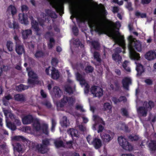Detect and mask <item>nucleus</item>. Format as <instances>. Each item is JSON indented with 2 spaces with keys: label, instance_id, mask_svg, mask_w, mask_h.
<instances>
[{
  "label": "nucleus",
  "instance_id": "1",
  "mask_svg": "<svg viewBox=\"0 0 156 156\" xmlns=\"http://www.w3.org/2000/svg\"><path fill=\"white\" fill-rule=\"evenodd\" d=\"M98 8L97 10L93 13H87L81 9L71 5L72 16L83 21H87L88 25L92 30L99 33L106 34L113 39L115 43L121 46L124 50L126 47L124 38L119 32V29L121 27L120 23L119 22L115 23L108 22L107 24L105 23L106 12L104 6L99 5Z\"/></svg>",
  "mask_w": 156,
  "mask_h": 156
},
{
  "label": "nucleus",
  "instance_id": "2",
  "mask_svg": "<svg viewBox=\"0 0 156 156\" xmlns=\"http://www.w3.org/2000/svg\"><path fill=\"white\" fill-rule=\"evenodd\" d=\"M129 41L128 49L129 52L130 58L133 60L138 61L140 58V55L134 51V48L138 51H141V45L140 42L133 37L132 36H129L128 38Z\"/></svg>",
  "mask_w": 156,
  "mask_h": 156
},
{
  "label": "nucleus",
  "instance_id": "3",
  "mask_svg": "<svg viewBox=\"0 0 156 156\" xmlns=\"http://www.w3.org/2000/svg\"><path fill=\"white\" fill-rule=\"evenodd\" d=\"M93 119L94 122L92 127V129L93 130H95L96 128L99 125V129L98 130V132L99 133L101 132L103 129V127L101 126L99 124H104V122L102 121V119L99 117L97 115H93Z\"/></svg>",
  "mask_w": 156,
  "mask_h": 156
},
{
  "label": "nucleus",
  "instance_id": "4",
  "mask_svg": "<svg viewBox=\"0 0 156 156\" xmlns=\"http://www.w3.org/2000/svg\"><path fill=\"white\" fill-rule=\"evenodd\" d=\"M4 112V115L6 117V121L7 126L12 130H15L16 127V126L12 125V124L9 121V119H11L14 118V116L11 112L10 111L5 110L3 109Z\"/></svg>",
  "mask_w": 156,
  "mask_h": 156
},
{
  "label": "nucleus",
  "instance_id": "5",
  "mask_svg": "<svg viewBox=\"0 0 156 156\" xmlns=\"http://www.w3.org/2000/svg\"><path fill=\"white\" fill-rule=\"evenodd\" d=\"M29 76L28 82L29 84H34L38 83V79L36 74L30 68H27Z\"/></svg>",
  "mask_w": 156,
  "mask_h": 156
},
{
  "label": "nucleus",
  "instance_id": "6",
  "mask_svg": "<svg viewBox=\"0 0 156 156\" xmlns=\"http://www.w3.org/2000/svg\"><path fill=\"white\" fill-rule=\"evenodd\" d=\"M45 72L47 74L51 75V78L54 79H57L60 76V74L58 70L53 67L49 66L46 68Z\"/></svg>",
  "mask_w": 156,
  "mask_h": 156
},
{
  "label": "nucleus",
  "instance_id": "7",
  "mask_svg": "<svg viewBox=\"0 0 156 156\" xmlns=\"http://www.w3.org/2000/svg\"><path fill=\"white\" fill-rule=\"evenodd\" d=\"M74 100L73 98H69L67 97H64L60 102L57 105L58 109L59 110H62L60 108L62 107H66L70 104L73 103Z\"/></svg>",
  "mask_w": 156,
  "mask_h": 156
},
{
  "label": "nucleus",
  "instance_id": "8",
  "mask_svg": "<svg viewBox=\"0 0 156 156\" xmlns=\"http://www.w3.org/2000/svg\"><path fill=\"white\" fill-rule=\"evenodd\" d=\"M33 126L35 128V130L37 131H38L40 132L42 131L46 134H47L48 133V126L47 124H44L42 127H40V123L37 120L35 121L34 124Z\"/></svg>",
  "mask_w": 156,
  "mask_h": 156
},
{
  "label": "nucleus",
  "instance_id": "9",
  "mask_svg": "<svg viewBox=\"0 0 156 156\" xmlns=\"http://www.w3.org/2000/svg\"><path fill=\"white\" fill-rule=\"evenodd\" d=\"M153 103L151 101H149L147 103L145 102L144 105L146 106V108L144 107L140 108L137 109L138 112L139 114L142 116H145L146 115V110H148L150 109L153 106Z\"/></svg>",
  "mask_w": 156,
  "mask_h": 156
},
{
  "label": "nucleus",
  "instance_id": "10",
  "mask_svg": "<svg viewBox=\"0 0 156 156\" xmlns=\"http://www.w3.org/2000/svg\"><path fill=\"white\" fill-rule=\"evenodd\" d=\"M118 141L119 144L124 149L128 151H131L133 149V147L131 145H129L126 139L123 137H119L118 138Z\"/></svg>",
  "mask_w": 156,
  "mask_h": 156
},
{
  "label": "nucleus",
  "instance_id": "11",
  "mask_svg": "<svg viewBox=\"0 0 156 156\" xmlns=\"http://www.w3.org/2000/svg\"><path fill=\"white\" fill-rule=\"evenodd\" d=\"M114 134L110 131H105L101 134V137L104 142H108L113 138Z\"/></svg>",
  "mask_w": 156,
  "mask_h": 156
},
{
  "label": "nucleus",
  "instance_id": "12",
  "mask_svg": "<svg viewBox=\"0 0 156 156\" xmlns=\"http://www.w3.org/2000/svg\"><path fill=\"white\" fill-rule=\"evenodd\" d=\"M91 92L94 96L100 97L102 95L103 90L102 89L97 86H94L91 88Z\"/></svg>",
  "mask_w": 156,
  "mask_h": 156
},
{
  "label": "nucleus",
  "instance_id": "13",
  "mask_svg": "<svg viewBox=\"0 0 156 156\" xmlns=\"http://www.w3.org/2000/svg\"><path fill=\"white\" fill-rule=\"evenodd\" d=\"M76 79L77 80L79 81L80 84L83 86H84L85 87L84 92L85 93H87L88 91L89 86L88 84L86 82L85 80L83 78L82 76L80 74L77 73L76 74Z\"/></svg>",
  "mask_w": 156,
  "mask_h": 156
},
{
  "label": "nucleus",
  "instance_id": "14",
  "mask_svg": "<svg viewBox=\"0 0 156 156\" xmlns=\"http://www.w3.org/2000/svg\"><path fill=\"white\" fill-rule=\"evenodd\" d=\"M62 3L58 0H55L54 3H52L54 7L57 11L59 12L60 15L63 13V6Z\"/></svg>",
  "mask_w": 156,
  "mask_h": 156
},
{
  "label": "nucleus",
  "instance_id": "15",
  "mask_svg": "<svg viewBox=\"0 0 156 156\" xmlns=\"http://www.w3.org/2000/svg\"><path fill=\"white\" fill-rule=\"evenodd\" d=\"M49 143L48 140H45L43 141V145H38L37 147V149L38 151L42 153H44L46 152L47 151L46 148V145L48 144Z\"/></svg>",
  "mask_w": 156,
  "mask_h": 156
},
{
  "label": "nucleus",
  "instance_id": "16",
  "mask_svg": "<svg viewBox=\"0 0 156 156\" xmlns=\"http://www.w3.org/2000/svg\"><path fill=\"white\" fill-rule=\"evenodd\" d=\"M145 58L148 61L154 60L156 58V52L153 51H150L145 54Z\"/></svg>",
  "mask_w": 156,
  "mask_h": 156
},
{
  "label": "nucleus",
  "instance_id": "17",
  "mask_svg": "<svg viewBox=\"0 0 156 156\" xmlns=\"http://www.w3.org/2000/svg\"><path fill=\"white\" fill-rule=\"evenodd\" d=\"M120 49L119 48H116V52H115L116 53L113 54L112 55V58L116 62H118L119 64L121 63L122 61V57L120 56L118 54V53L121 52Z\"/></svg>",
  "mask_w": 156,
  "mask_h": 156
},
{
  "label": "nucleus",
  "instance_id": "18",
  "mask_svg": "<svg viewBox=\"0 0 156 156\" xmlns=\"http://www.w3.org/2000/svg\"><path fill=\"white\" fill-rule=\"evenodd\" d=\"M131 80L129 77H125L122 81L123 87L127 89L129 85L131 84Z\"/></svg>",
  "mask_w": 156,
  "mask_h": 156
},
{
  "label": "nucleus",
  "instance_id": "19",
  "mask_svg": "<svg viewBox=\"0 0 156 156\" xmlns=\"http://www.w3.org/2000/svg\"><path fill=\"white\" fill-rule=\"evenodd\" d=\"M61 94L62 92L60 89L57 87H54L53 91L51 92V94L53 96L57 97H59Z\"/></svg>",
  "mask_w": 156,
  "mask_h": 156
},
{
  "label": "nucleus",
  "instance_id": "20",
  "mask_svg": "<svg viewBox=\"0 0 156 156\" xmlns=\"http://www.w3.org/2000/svg\"><path fill=\"white\" fill-rule=\"evenodd\" d=\"M22 121L24 124H28L31 122L33 120L31 115H28L22 118Z\"/></svg>",
  "mask_w": 156,
  "mask_h": 156
},
{
  "label": "nucleus",
  "instance_id": "21",
  "mask_svg": "<svg viewBox=\"0 0 156 156\" xmlns=\"http://www.w3.org/2000/svg\"><path fill=\"white\" fill-rule=\"evenodd\" d=\"M19 20L22 23L26 24L28 22L27 16L26 15H24L23 14H19Z\"/></svg>",
  "mask_w": 156,
  "mask_h": 156
},
{
  "label": "nucleus",
  "instance_id": "22",
  "mask_svg": "<svg viewBox=\"0 0 156 156\" xmlns=\"http://www.w3.org/2000/svg\"><path fill=\"white\" fill-rule=\"evenodd\" d=\"M136 64V69L137 72V74L140 75L144 72V69L142 65L139 63L135 62Z\"/></svg>",
  "mask_w": 156,
  "mask_h": 156
},
{
  "label": "nucleus",
  "instance_id": "23",
  "mask_svg": "<svg viewBox=\"0 0 156 156\" xmlns=\"http://www.w3.org/2000/svg\"><path fill=\"white\" fill-rule=\"evenodd\" d=\"M16 9L13 5H10L8 8L7 11L9 13H11L12 15H15L16 12Z\"/></svg>",
  "mask_w": 156,
  "mask_h": 156
},
{
  "label": "nucleus",
  "instance_id": "24",
  "mask_svg": "<svg viewBox=\"0 0 156 156\" xmlns=\"http://www.w3.org/2000/svg\"><path fill=\"white\" fill-rule=\"evenodd\" d=\"M93 144L96 148H99L102 145L100 140L97 138L94 139Z\"/></svg>",
  "mask_w": 156,
  "mask_h": 156
},
{
  "label": "nucleus",
  "instance_id": "25",
  "mask_svg": "<svg viewBox=\"0 0 156 156\" xmlns=\"http://www.w3.org/2000/svg\"><path fill=\"white\" fill-rule=\"evenodd\" d=\"M22 151L21 146L20 145L17 144L14 146V153L15 156L19 155V154Z\"/></svg>",
  "mask_w": 156,
  "mask_h": 156
},
{
  "label": "nucleus",
  "instance_id": "26",
  "mask_svg": "<svg viewBox=\"0 0 156 156\" xmlns=\"http://www.w3.org/2000/svg\"><path fill=\"white\" fill-rule=\"evenodd\" d=\"M112 106L109 103H105L104 104V109L105 111H106L108 113H111V112Z\"/></svg>",
  "mask_w": 156,
  "mask_h": 156
},
{
  "label": "nucleus",
  "instance_id": "27",
  "mask_svg": "<svg viewBox=\"0 0 156 156\" xmlns=\"http://www.w3.org/2000/svg\"><path fill=\"white\" fill-rule=\"evenodd\" d=\"M60 123L61 125L62 126H67L69 124V121L67 120L66 117H64L63 118L62 120L61 121Z\"/></svg>",
  "mask_w": 156,
  "mask_h": 156
},
{
  "label": "nucleus",
  "instance_id": "28",
  "mask_svg": "<svg viewBox=\"0 0 156 156\" xmlns=\"http://www.w3.org/2000/svg\"><path fill=\"white\" fill-rule=\"evenodd\" d=\"M68 133L70 134L72 137L74 136L77 137L78 136V133L76 130L73 129H70L68 131Z\"/></svg>",
  "mask_w": 156,
  "mask_h": 156
},
{
  "label": "nucleus",
  "instance_id": "29",
  "mask_svg": "<svg viewBox=\"0 0 156 156\" xmlns=\"http://www.w3.org/2000/svg\"><path fill=\"white\" fill-rule=\"evenodd\" d=\"M16 51L19 55H21L24 51L23 48L21 45H17L16 47Z\"/></svg>",
  "mask_w": 156,
  "mask_h": 156
},
{
  "label": "nucleus",
  "instance_id": "30",
  "mask_svg": "<svg viewBox=\"0 0 156 156\" xmlns=\"http://www.w3.org/2000/svg\"><path fill=\"white\" fill-rule=\"evenodd\" d=\"M31 34V31L30 30H26L25 31H23L22 34L23 38L24 39H27Z\"/></svg>",
  "mask_w": 156,
  "mask_h": 156
},
{
  "label": "nucleus",
  "instance_id": "31",
  "mask_svg": "<svg viewBox=\"0 0 156 156\" xmlns=\"http://www.w3.org/2000/svg\"><path fill=\"white\" fill-rule=\"evenodd\" d=\"M122 66L123 68L127 71L130 72V69L128 66V62H124L122 64Z\"/></svg>",
  "mask_w": 156,
  "mask_h": 156
},
{
  "label": "nucleus",
  "instance_id": "32",
  "mask_svg": "<svg viewBox=\"0 0 156 156\" xmlns=\"http://www.w3.org/2000/svg\"><path fill=\"white\" fill-rule=\"evenodd\" d=\"M149 147L151 150H155L156 149V142L155 141H151L149 144Z\"/></svg>",
  "mask_w": 156,
  "mask_h": 156
},
{
  "label": "nucleus",
  "instance_id": "33",
  "mask_svg": "<svg viewBox=\"0 0 156 156\" xmlns=\"http://www.w3.org/2000/svg\"><path fill=\"white\" fill-rule=\"evenodd\" d=\"M28 88V87L23 85H20L16 87V89L18 91H21L24 90Z\"/></svg>",
  "mask_w": 156,
  "mask_h": 156
},
{
  "label": "nucleus",
  "instance_id": "34",
  "mask_svg": "<svg viewBox=\"0 0 156 156\" xmlns=\"http://www.w3.org/2000/svg\"><path fill=\"white\" fill-rule=\"evenodd\" d=\"M55 44V41L52 38L50 39L48 43V47L49 48H51Z\"/></svg>",
  "mask_w": 156,
  "mask_h": 156
},
{
  "label": "nucleus",
  "instance_id": "35",
  "mask_svg": "<svg viewBox=\"0 0 156 156\" xmlns=\"http://www.w3.org/2000/svg\"><path fill=\"white\" fill-rule=\"evenodd\" d=\"M7 47L8 50L11 51L12 50L13 44L10 41H8L7 42Z\"/></svg>",
  "mask_w": 156,
  "mask_h": 156
},
{
  "label": "nucleus",
  "instance_id": "36",
  "mask_svg": "<svg viewBox=\"0 0 156 156\" xmlns=\"http://www.w3.org/2000/svg\"><path fill=\"white\" fill-rule=\"evenodd\" d=\"M32 27L35 30V31H37L38 29L37 28V23L36 21H34L32 22Z\"/></svg>",
  "mask_w": 156,
  "mask_h": 156
},
{
  "label": "nucleus",
  "instance_id": "37",
  "mask_svg": "<svg viewBox=\"0 0 156 156\" xmlns=\"http://www.w3.org/2000/svg\"><path fill=\"white\" fill-rule=\"evenodd\" d=\"M43 56V53L40 51H37L35 54V56L36 58L40 57Z\"/></svg>",
  "mask_w": 156,
  "mask_h": 156
},
{
  "label": "nucleus",
  "instance_id": "38",
  "mask_svg": "<svg viewBox=\"0 0 156 156\" xmlns=\"http://www.w3.org/2000/svg\"><path fill=\"white\" fill-rule=\"evenodd\" d=\"M89 43H90L93 46L94 48L95 49H97L99 47V44L97 41H94V42H90Z\"/></svg>",
  "mask_w": 156,
  "mask_h": 156
},
{
  "label": "nucleus",
  "instance_id": "39",
  "mask_svg": "<svg viewBox=\"0 0 156 156\" xmlns=\"http://www.w3.org/2000/svg\"><path fill=\"white\" fill-rule=\"evenodd\" d=\"M55 144L57 147L64 146L62 144V141H56L55 142Z\"/></svg>",
  "mask_w": 156,
  "mask_h": 156
},
{
  "label": "nucleus",
  "instance_id": "40",
  "mask_svg": "<svg viewBox=\"0 0 156 156\" xmlns=\"http://www.w3.org/2000/svg\"><path fill=\"white\" fill-rule=\"evenodd\" d=\"M94 58L96 59L97 61L99 62H100V60L99 58V53L97 52H95L94 54Z\"/></svg>",
  "mask_w": 156,
  "mask_h": 156
},
{
  "label": "nucleus",
  "instance_id": "41",
  "mask_svg": "<svg viewBox=\"0 0 156 156\" xmlns=\"http://www.w3.org/2000/svg\"><path fill=\"white\" fill-rule=\"evenodd\" d=\"M87 141L90 144H93V143L94 140L92 138L91 136L89 135L87 137Z\"/></svg>",
  "mask_w": 156,
  "mask_h": 156
},
{
  "label": "nucleus",
  "instance_id": "42",
  "mask_svg": "<svg viewBox=\"0 0 156 156\" xmlns=\"http://www.w3.org/2000/svg\"><path fill=\"white\" fill-rule=\"evenodd\" d=\"M85 70L87 73H90L93 70V69L92 67L88 66L85 69Z\"/></svg>",
  "mask_w": 156,
  "mask_h": 156
},
{
  "label": "nucleus",
  "instance_id": "43",
  "mask_svg": "<svg viewBox=\"0 0 156 156\" xmlns=\"http://www.w3.org/2000/svg\"><path fill=\"white\" fill-rule=\"evenodd\" d=\"M12 139L13 140H20L23 139V137L20 136H15L12 138Z\"/></svg>",
  "mask_w": 156,
  "mask_h": 156
},
{
  "label": "nucleus",
  "instance_id": "44",
  "mask_svg": "<svg viewBox=\"0 0 156 156\" xmlns=\"http://www.w3.org/2000/svg\"><path fill=\"white\" fill-rule=\"evenodd\" d=\"M58 62V61L56 58H53L52 59L51 61V64L54 66H55Z\"/></svg>",
  "mask_w": 156,
  "mask_h": 156
},
{
  "label": "nucleus",
  "instance_id": "45",
  "mask_svg": "<svg viewBox=\"0 0 156 156\" xmlns=\"http://www.w3.org/2000/svg\"><path fill=\"white\" fill-rule=\"evenodd\" d=\"M22 98V95L19 94H17L15 96V99L18 101L21 100Z\"/></svg>",
  "mask_w": 156,
  "mask_h": 156
},
{
  "label": "nucleus",
  "instance_id": "46",
  "mask_svg": "<svg viewBox=\"0 0 156 156\" xmlns=\"http://www.w3.org/2000/svg\"><path fill=\"white\" fill-rule=\"evenodd\" d=\"M136 15L141 18H144L146 17V15L145 14H141L138 12H136Z\"/></svg>",
  "mask_w": 156,
  "mask_h": 156
},
{
  "label": "nucleus",
  "instance_id": "47",
  "mask_svg": "<svg viewBox=\"0 0 156 156\" xmlns=\"http://www.w3.org/2000/svg\"><path fill=\"white\" fill-rule=\"evenodd\" d=\"M65 90L69 93H71L73 91V90L70 87H68L66 88Z\"/></svg>",
  "mask_w": 156,
  "mask_h": 156
},
{
  "label": "nucleus",
  "instance_id": "48",
  "mask_svg": "<svg viewBox=\"0 0 156 156\" xmlns=\"http://www.w3.org/2000/svg\"><path fill=\"white\" fill-rule=\"evenodd\" d=\"M126 100V99L125 97H121L117 101H115V100H114V101L115 103H116L118 102L121 101H125Z\"/></svg>",
  "mask_w": 156,
  "mask_h": 156
},
{
  "label": "nucleus",
  "instance_id": "49",
  "mask_svg": "<svg viewBox=\"0 0 156 156\" xmlns=\"http://www.w3.org/2000/svg\"><path fill=\"white\" fill-rule=\"evenodd\" d=\"M121 113L122 115H124L127 116L128 115L127 110L124 108H123L121 109Z\"/></svg>",
  "mask_w": 156,
  "mask_h": 156
},
{
  "label": "nucleus",
  "instance_id": "50",
  "mask_svg": "<svg viewBox=\"0 0 156 156\" xmlns=\"http://www.w3.org/2000/svg\"><path fill=\"white\" fill-rule=\"evenodd\" d=\"M56 124V122L54 120H52V127L51 128V130L52 132H54V128Z\"/></svg>",
  "mask_w": 156,
  "mask_h": 156
},
{
  "label": "nucleus",
  "instance_id": "51",
  "mask_svg": "<svg viewBox=\"0 0 156 156\" xmlns=\"http://www.w3.org/2000/svg\"><path fill=\"white\" fill-rule=\"evenodd\" d=\"M117 84L113 82L111 84L110 86V88L112 89H115L117 87Z\"/></svg>",
  "mask_w": 156,
  "mask_h": 156
},
{
  "label": "nucleus",
  "instance_id": "52",
  "mask_svg": "<svg viewBox=\"0 0 156 156\" xmlns=\"http://www.w3.org/2000/svg\"><path fill=\"white\" fill-rule=\"evenodd\" d=\"M76 108L77 109L80 110L82 111H84V110L83 108V107L80 105H76Z\"/></svg>",
  "mask_w": 156,
  "mask_h": 156
},
{
  "label": "nucleus",
  "instance_id": "53",
  "mask_svg": "<svg viewBox=\"0 0 156 156\" xmlns=\"http://www.w3.org/2000/svg\"><path fill=\"white\" fill-rule=\"evenodd\" d=\"M11 98L10 95H8L7 96H5L3 100V102L4 105H5V99L7 100H9Z\"/></svg>",
  "mask_w": 156,
  "mask_h": 156
},
{
  "label": "nucleus",
  "instance_id": "54",
  "mask_svg": "<svg viewBox=\"0 0 156 156\" xmlns=\"http://www.w3.org/2000/svg\"><path fill=\"white\" fill-rule=\"evenodd\" d=\"M145 82L148 85H151L152 84V82L151 80L147 79L145 80Z\"/></svg>",
  "mask_w": 156,
  "mask_h": 156
},
{
  "label": "nucleus",
  "instance_id": "55",
  "mask_svg": "<svg viewBox=\"0 0 156 156\" xmlns=\"http://www.w3.org/2000/svg\"><path fill=\"white\" fill-rule=\"evenodd\" d=\"M30 127L26 126L25 127L23 128V131H25V132L29 133V131H30Z\"/></svg>",
  "mask_w": 156,
  "mask_h": 156
},
{
  "label": "nucleus",
  "instance_id": "56",
  "mask_svg": "<svg viewBox=\"0 0 156 156\" xmlns=\"http://www.w3.org/2000/svg\"><path fill=\"white\" fill-rule=\"evenodd\" d=\"M73 31L75 35H77L78 30L76 27H75L73 28Z\"/></svg>",
  "mask_w": 156,
  "mask_h": 156
},
{
  "label": "nucleus",
  "instance_id": "57",
  "mask_svg": "<svg viewBox=\"0 0 156 156\" xmlns=\"http://www.w3.org/2000/svg\"><path fill=\"white\" fill-rule=\"evenodd\" d=\"M8 25L10 28H15L16 27L14 24L13 23H11V22H10L9 23H8Z\"/></svg>",
  "mask_w": 156,
  "mask_h": 156
},
{
  "label": "nucleus",
  "instance_id": "58",
  "mask_svg": "<svg viewBox=\"0 0 156 156\" xmlns=\"http://www.w3.org/2000/svg\"><path fill=\"white\" fill-rule=\"evenodd\" d=\"M79 128L81 131H84L86 129V127L83 126V125L80 126H79Z\"/></svg>",
  "mask_w": 156,
  "mask_h": 156
},
{
  "label": "nucleus",
  "instance_id": "59",
  "mask_svg": "<svg viewBox=\"0 0 156 156\" xmlns=\"http://www.w3.org/2000/svg\"><path fill=\"white\" fill-rule=\"evenodd\" d=\"M151 0H142V2L143 4H148L151 2Z\"/></svg>",
  "mask_w": 156,
  "mask_h": 156
},
{
  "label": "nucleus",
  "instance_id": "60",
  "mask_svg": "<svg viewBox=\"0 0 156 156\" xmlns=\"http://www.w3.org/2000/svg\"><path fill=\"white\" fill-rule=\"evenodd\" d=\"M41 95L43 98H45L46 97V94L44 92V91L42 90H41Z\"/></svg>",
  "mask_w": 156,
  "mask_h": 156
},
{
  "label": "nucleus",
  "instance_id": "61",
  "mask_svg": "<svg viewBox=\"0 0 156 156\" xmlns=\"http://www.w3.org/2000/svg\"><path fill=\"white\" fill-rule=\"evenodd\" d=\"M82 119L83 120V122L85 123L87 122L88 121V119H87V118L85 117H83Z\"/></svg>",
  "mask_w": 156,
  "mask_h": 156
},
{
  "label": "nucleus",
  "instance_id": "62",
  "mask_svg": "<svg viewBox=\"0 0 156 156\" xmlns=\"http://www.w3.org/2000/svg\"><path fill=\"white\" fill-rule=\"evenodd\" d=\"M27 9V8L25 5H23L21 7V10L22 11H24L26 10Z\"/></svg>",
  "mask_w": 156,
  "mask_h": 156
},
{
  "label": "nucleus",
  "instance_id": "63",
  "mask_svg": "<svg viewBox=\"0 0 156 156\" xmlns=\"http://www.w3.org/2000/svg\"><path fill=\"white\" fill-rule=\"evenodd\" d=\"M66 145L67 147H71L72 145V142L69 141V142H68L66 143Z\"/></svg>",
  "mask_w": 156,
  "mask_h": 156
},
{
  "label": "nucleus",
  "instance_id": "64",
  "mask_svg": "<svg viewBox=\"0 0 156 156\" xmlns=\"http://www.w3.org/2000/svg\"><path fill=\"white\" fill-rule=\"evenodd\" d=\"M131 139L132 140H137L138 139V137L137 136H135L133 137H132L131 138Z\"/></svg>",
  "mask_w": 156,
  "mask_h": 156
}]
</instances>
